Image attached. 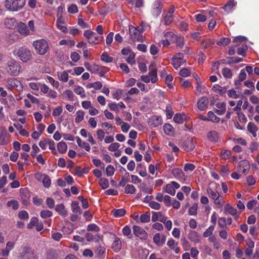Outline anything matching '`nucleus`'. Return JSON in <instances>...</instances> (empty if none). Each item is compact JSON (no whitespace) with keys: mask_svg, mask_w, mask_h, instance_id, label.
Instances as JSON below:
<instances>
[{"mask_svg":"<svg viewBox=\"0 0 259 259\" xmlns=\"http://www.w3.org/2000/svg\"><path fill=\"white\" fill-rule=\"evenodd\" d=\"M219 187H220L219 184L211 182L209 186L207 188L206 191L215 205H223L224 198L217 190Z\"/></svg>","mask_w":259,"mask_h":259,"instance_id":"nucleus-1","label":"nucleus"},{"mask_svg":"<svg viewBox=\"0 0 259 259\" xmlns=\"http://www.w3.org/2000/svg\"><path fill=\"white\" fill-rule=\"evenodd\" d=\"M14 56L19 58L22 62H26L32 58V54L29 49L24 47L15 49L12 51Z\"/></svg>","mask_w":259,"mask_h":259,"instance_id":"nucleus-2","label":"nucleus"},{"mask_svg":"<svg viewBox=\"0 0 259 259\" xmlns=\"http://www.w3.org/2000/svg\"><path fill=\"white\" fill-rule=\"evenodd\" d=\"M21 65L15 60H9L6 64V70L10 75H18L21 71Z\"/></svg>","mask_w":259,"mask_h":259,"instance_id":"nucleus-3","label":"nucleus"},{"mask_svg":"<svg viewBox=\"0 0 259 259\" xmlns=\"http://www.w3.org/2000/svg\"><path fill=\"white\" fill-rule=\"evenodd\" d=\"M25 4V0H5L6 9L10 11H18L22 9Z\"/></svg>","mask_w":259,"mask_h":259,"instance_id":"nucleus-4","label":"nucleus"},{"mask_svg":"<svg viewBox=\"0 0 259 259\" xmlns=\"http://www.w3.org/2000/svg\"><path fill=\"white\" fill-rule=\"evenodd\" d=\"M33 46L38 54L44 55L49 50V44L45 39L35 40L33 42Z\"/></svg>","mask_w":259,"mask_h":259,"instance_id":"nucleus-5","label":"nucleus"},{"mask_svg":"<svg viewBox=\"0 0 259 259\" xmlns=\"http://www.w3.org/2000/svg\"><path fill=\"white\" fill-rule=\"evenodd\" d=\"M141 79L142 81L146 82V83L150 82L155 83L158 79L157 69H152L151 67H149L148 74L146 75H141Z\"/></svg>","mask_w":259,"mask_h":259,"instance_id":"nucleus-6","label":"nucleus"},{"mask_svg":"<svg viewBox=\"0 0 259 259\" xmlns=\"http://www.w3.org/2000/svg\"><path fill=\"white\" fill-rule=\"evenodd\" d=\"M83 35L87 38L89 42L91 45H98L103 39V37L101 38L95 32L91 30H85Z\"/></svg>","mask_w":259,"mask_h":259,"instance_id":"nucleus-7","label":"nucleus"},{"mask_svg":"<svg viewBox=\"0 0 259 259\" xmlns=\"http://www.w3.org/2000/svg\"><path fill=\"white\" fill-rule=\"evenodd\" d=\"M133 232L134 235L138 238H140V239L145 240L148 238V233H147L142 227L138 226V225H134Z\"/></svg>","mask_w":259,"mask_h":259,"instance_id":"nucleus-8","label":"nucleus"},{"mask_svg":"<svg viewBox=\"0 0 259 259\" xmlns=\"http://www.w3.org/2000/svg\"><path fill=\"white\" fill-rule=\"evenodd\" d=\"M184 59V55L182 53H177L172 58V64L173 67L177 69L185 62Z\"/></svg>","mask_w":259,"mask_h":259,"instance_id":"nucleus-9","label":"nucleus"},{"mask_svg":"<svg viewBox=\"0 0 259 259\" xmlns=\"http://www.w3.org/2000/svg\"><path fill=\"white\" fill-rule=\"evenodd\" d=\"M196 146V141L192 137H188L183 143L182 146L186 151H191Z\"/></svg>","mask_w":259,"mask_h":259,"instance_id":"nucleus-10","label":"nucleus"},{"mask_svg":"<svg viewBox=\"0 0 259 259\" xmlns=\"http://www.w3.org/2000/svg\"><path fill=\"white\" fill-rule=\"evenodd\" d=\"M143 31V29H140L139 27L130 26L129 27V32L131 38L132 40H140L141 39V33Z\"/></svg>","mask_w":259,"mask_h":259,"instance_id":"nucleus-11","label":"nucleus"},{"mask_svg":"<svg viewBox=\"0 0 259 259\" xmlns=\"http://www.w3.org/2000/svg\"><path fill=\"white\" fill-rule=\"evenodd\" d=\"M8 85L11 89H15L18 91H21L23 90V86L19 80L17 78H10L9 79L8 81Z\"/></svg>","mask_w":259,"mask_h":259,"instance_id":"nucleus-12","label":"nucleus"},{"mask_svg":"<svg viewBox=\"0 0 259 259\" xmlns=\"http://www.w3.org/2000/svg\"><path fill=\"white\" fill-rule=\"evenodd\" d=\"M106 250V246L103 240V243H100L97 246L95 247L94 252L98 257L100 259H103L105 256Z\"/></svg>","mask_w":259,"mask_h":259,"instance_id":"nucleus-13","label":"nucleus"},{"mask_svg":"<svg viewBox=\"0 0 259 259\" xmlns=\"http://www.w3.org/2000/svg\"><path fill=\"white\" fill-rule=\"evenodd\" d=\"M148 125L151 127H157L161 125L162 119L161 116L154 115L150 117L148 120Z\"/></svg>","mask_w":259,"mask_h":259,"instance_id":"nucleus-14","label":"nucleus"},{"mask_svg":"<svg viewBox=\"0 0 259 259\" xmlns=\"http://www.w3.org/2000/svg\"><path fill=\"white\" fill-rule=\"evenodd\" d=\"M179 187H180V185L178 182H171L165 186V190L166 193L174 196L176 193V189L179 188Z\"/></svg>","mask_w":259,"mask_h":259,"instance_id":"nucleus-15","label":"nucleus"},{"mask_svg":"<svg viewBox=\"0 0 259 259\" xmlns=\"http://www.w3.org/2000/svg\"><path fill=\"white\" fill-rule=\"evenodd\" d=\"M10 142L9 136L7 134V130L0 127V145H5Z\"/></svg>","mask_w":259,"mask_h":259,"instance_id":"nucleus-16","label":"nucleus"},{"mask_svg":"<svg viewBox=\"0 0 259 259\" xmlns=\"http://www.w3.org/2000/svg\"><path fill=\"white\" fill-rule=\"evenodd\" d=\"M249 169V163L247 160H243L239 162L238 166V170L240 172L246 175L248 172Z\"/></svg>","mask_w":259,"mask_h":259,"instance_id":"nucleus-17","label":"nucleus"},{"mask_svg":"<svg viewBox=\"0 0 259 259\" xmlns=\"http://www.w3.org/2000/svg\"><path fill=\"white\" fill-rule=\"evenodd\" d=\"M172 174L174 176L182 182H184L186 180V177L181 169L179 168H175L172 170Z\"/></svg>","mask_w":259,"mask_h":259,"instance_id":"nucleus-18","label":"nucleus"},{"mask_svg":"<svg viewBox=\"0 0 259 259\" xmlns=\"http://www.w3.org/2000/svg\"><path fill=\"white\" fill-rule=\"evenodd\" d=\"M209 100L206 97H201L197 101V108L200 111H204L207 108Z\"/></svg>","mask_w":259,"mask_h":259,"instance_id":"nucleus-19","label":"nucleus"},{"mask_svg":"<svg viewBox=\"0 0 259 259\" xmlns=\"http://www.w3.org/2000/svg\"><path fill=\"white\" fill-rule=\"evenodd\" d=\"M188 238L195 244L199 243L201 241V236L198 234V232L196 231H190L188 234Z\"/></svg>","mask_w":259,"mask_h":259,"instance_id":"nucleus-20","label":"nucleus"},{"mask_svg":"<svg viewBox=\"0 0 259 259\" xmlns=\"http://www.w3.org/2000/svg\"><path fill=\"white\" fill-rule=\"evenodd\" d=\"M166 237L164 235L160 234L159 233L154 235L153 237V242L157 246H162L164 244Z\"/></svg>","mask_w":259,"mask_h":259,"instance_id":"nucleus-21","label":"nucleus"},{"mask_svg":"<svg viewBox=\"0 0 259 259\" xmlns=\"http://www.w3.org/2000/svg\"><path fill=\"white\" fill-rule=\"evenodd\" d=\"M167 218L163 215L160 211H155L152 215V220L153 222H156L157 221L160 222L164 223L166 221Z\"/></svg>","mask_w":259,"mask_h":259,"instance_id":"nucleus-22","label":"nucleus"},{"mask_svg":"<svg viewBox=\"0 0 259 259\" xmlns=\"http://www.w3.org/2000/svg\"><path fill=\"white\" fill-rule=\"evenodd\" d=\"M162 11L161 4L160 2L156 1L153 5L152 14L154 17H158Z\"/></svg>","mask_w":259,"mask_h":259,"instance_id":"nucleus-23","label":"nucleus"},{"mask_svg":"<svg viewBox=\"0 0 259 259\" xmlns=\"http://www.w3.org/2000/svg\"><path fill=\"white\" fill-rule=\"evenodd\" d=\"M122 247V241L120 238L115 236L114 240L112 243L111 248L115 252H118L121 250Z\"/></svg>","mask_w":259,"mask_h":259,"instance_id":"nucleus-24","label":"nucleus"},{"mask_svg":"<svg viewBox=\"0 0 259 259\" xmlns=\"http://www.w3.org/2000/svg\"><path fill=\"white\" fill-rule=\"evenodd\" d=\"M4 23L6 28H11L12 29H13V28H16L17 26V22L15 18H13V17H11V18H6L4 20Z\"/></svg>","mask_w":259,"mask_h":259,"instance_id":"nucleus-25","label":"nucleus"},{"mask_svg":"<svg viewBox=\"0 0 259 259\" xmlns=\"http://www.w3.org/2000/svg\"><path fill=\"white\" fill-rule=\"evenodd\" d=\"M216 108L214 110L215 113L218 115H223L225 114L226 111V104L224 102L222 103H217L215 104Z\"/></svg>","mask_w":259,"mask_h":259,"instance_id":"nucleus-26","label":"nucleus"},{"mask_svg":"<svg viewBox=\"0 0 259 259\" xmlns=\"http://www.w3.org/2000/svg\"><path fill=\"white\" fill-rule=\"evenodd\" d=\"M237 5V2L235 0H229L226 4L223 6V9L227 13L232 12L234 7Z\"/></svg>","mask_w":259,"mask_h":259,"instance_id":"nucleus-27","label":"nucleus"},{"mask_svg":"<svg viewBox=\"0 0 259 259\" xmlns=\"http://www.w3.org/2000/svg\"><path fill=\"white\" fill-rule=\"evenodd\" d=\"M225 212L226 213H229V214L233 215L235 216V219L237 220L239 216L237 214V210L234 207L229 204H227L224 207Z\"/></svg>","mask_w":259,"mask_h":259,"instance_id":"nucleus-28","label":"nucleus"},{"mask_svg":"<svg viewBox=\"0 0 259 259\" xmlns=\"http://www.w3.org/2000/svg\"><path fill=\"white\" fill-rule=\"evenodd\" d=\"M18 31L23 35H28L30 34V31L27 26L24 23H20L18 25Z\"/></svg>","mask_w":259,"mask_h":259,"instance_id":"nucleus-29","label":"nucleus"},{"mask_svg":"<svg viewBox=\"0 0 259 259\" xmlns=\"http://www.w3.org/2000/svg\"><path fill=\"white\" fill-rule=\"evenodd\" d=\"M76 141L79 147H81V148H83L87 151H90L91 146L90 144L87 143V142H84V141H82L79 137H76Z\"/></svg>","mask_w":259,"mask_h":259,"instance_id":"nucleus-30","label":"nucleus"},{"mask_svg":"<svg viewBox=\"0 0 259 259\" xmlns=\"http://www.w3.org/2000/svg\"><path fill=\"white\" fill-rule=\"evenodd\" d=\"M65 22L63 18L61 19H57L56 21V26L58 29L62 31L64 33L68 32V28L64 25Z\"/></svg>","mask_w":259,"mask_h":259,"instance_id":"nucleus-31","label":"nucleus"},{"mask_svg":"<svg viewBox=\"0 0 259 259\" xmlns=\"http://www.w3.org/2000/svg\"><path fill=\"white\" fill-rule=\"evenodd\" d=\"M57 211L62 217H66L68 214V211L65 208L64 204H58L55 207Z\"/></svg>","mask_w":259,"mask_h":259,"instance_id":"nucleus-32","label":"nucleus"},{"mask_svg":"<svg viewBox=\"0 0 259 259\" xmlns=\"http://www.w3.org/2000/svg\"><path fill=\"white\" fill-rule=\"evenodd\" d=\"M207 137L209 141H217L219 139V136L217 131H211L208 133Z\"/></svg>","mask_w":259,"mask_h":259,"instance_id":"nucleus-33","label":"nucleus"},{"mask_svg":"<svg viewBox=\"0 0 259 259\" xmlns=\"http://www.w3.org/2000/svg\"><path fill=\"white\" fill-rule=\"evenodd\" d=\"M207 121H211L213 122H219L220 121V118L215 114L213 113V111H209L207 112Z\"/></svg>","mask_w":259,"mask_h":259,"instance_id":"nucleus-34","label":"nucleus"},{"mask_svg":"<svg viewBox=\"0 0 259 259\" xmlns=\"http://www.w3.org/2000/svg\"><path fill=\"white\" fill-rule=\"evenodd\" d=\"M164 132L168 136H171L174 133V128L170 123H165L163 126Z\"/></svg>","mask_w":259,"mask_h":259,"instance_id":"nucleus-35","label":"nucleus"},{"mask_svg":"<svg viewBox=\"0 0 259 259\" xmlns=\"http://www.w3.org/2000/svg\"><path fill=\"white\" fill-rule=\"evenodd\" d=\"M211 89L213 91L220 94H223V93H226L227 91L226 88H223V87L220 86L219 84H213Z\"/></svg>","mask_w":259,"mask_h":259,"instance_id":"nucleus-36","label":"nucleus"},{"mask_svg":"<svg viewBox=\"0 0 259 259\" xmlns=\"http://www.w3.org/2000/svg\"><path fill=\"white\" fill-rule=\"evenodd\" d=\"M185 114L177 113L174 116V120L177 123H182L185 119Z\"/></svg>","mask_w":259,"mask_h":259,"instance_id":"nucleus-37","label":"nucleus"},{"mask_svg":"<svg viewBox=\"0 0 259 259\" xmlns=\"http://www.w3.org/2000/svg\"><path fill=\"white\" fill-rule=\"evenodd\" d=\"M74 91L76 94L79 95L81 98L86 97L85 91L82 87L76 86L74 88Z\"/></svg>","mask_w":259,"mask_h":259,"instance_id":"nucleus-38","label":"nucleus"},{"mask_svg":"<svg viewBox=\"0 0 259 259\" xmlns=\"http://www.w3.org/2000/svg\"><path fill=\"white\" fill-rule=\"evenodd\" d=\"M57 76L58 79L63 82H67L68 80L69 75H68V72L63 71L62 72H57Z\"/></svg>","mask_w":259,"mask_h":259,"instance_id":"nucleus-39","label":"nucleus"},{"mask_svg":"<svg viewBox=\"0 0 259 259\" xmlns=\"http://www.w3.org/2000/svg\"><path fill=\"white\" fill-rule=\"evenodd\" d=\"M174 20V17L170 16V14H169L168 12L165 14L163 20V23L165 25H169L172 23Z\"/></svg>","mask_w":259,"mask_h":259,"instance_id":"nucleus-40","label":"nucleus"},{"mask_svg":"<svg viewBox=\"0 0 259 259\" xmlns=\"http://www.w3.org/2000/svg\"><path fill=\"white\" fill-rule=\"evenodd\" d=\"M247 128L250 133L252 134L253 136H254V137L256 136L257 127L256 126H255L254 123H252V122H250L249 123H248Z\"/></svg>","mask_w":259,"mask_h":259,"instance_id":"nucleus-41","label":"nucleus"},{"mask_svg":"<svg viewBox=\"0 0 259 259\" xmlns=\"http://www.w3.org/2000/svg\"><path fill=\"white\" fill-rule=\"evenodd\" d=\"M175 42L177 44V46L180 48H182L184 44V37L182 35H175Z\"/></svg>","mask_w":259,"mask_h":259,"instance_id":"nucleus-42","label":"nucleus"},{"mask_svg":"<svg viewBox=\"0 0 259 259\" xmlns=\"http://www.w3.org/2000/svg\"><path fill=\"white\" fill-rule=\"evenodd\" d=\"M57 148L60 153H66L67 149V145L65 142H60L57 144Z\"/></svg>","mask_w":259,"mask_h":259,"instance_id":"nucleus-43","label":"nucleus"},{"mask_svg":"<svg viewBox=\"0 0 259 259\" xmlns=\"http://www.w3.org/2000/svg\"><path fill=\"white\" fill-rule=\"evenodd\" d=\"M214 225H211L210 226H209L203 232V237H204L205 238H207V237H208V238H209V237L211 236V235H213V232L214 230Z\"/></svg>","mask_w":259,"mask_h":259,"instance_id":"nucleus-44","label":"nucleus"},{"mask_svg":"<svg viewBox=\"0 0 259 259\" xmlns=\"http://www.w3.org/2000/svg\"><path fill=\"white\" fill-rule=\"evenodd\" d=\"M239 80L235 81V84L237 85L239 84L240 81H243L246 78V73L244 69H241L238 76Z\"/></svg>","mask_w":259,"mask_h":259,"instance_id":"nucleus-45","label":"nucleus"},{"mask_svg":"<svg viewBox=\"0 0 259 259\" xmlns=\"http://www.w3.org/2000/svg\"><path fill=\"white\" fill-rule=\"evenodd\" d=\"M126 213V210L124 208H118V209H114L112 211V213L114 217H121L123 216Z\"/></svg>","mask_w":259,"mask_h":259,"instance_id":"nucleus-46","label":"nucleus"},{"mask_svg":"<svg viewBox=\"0 0 259 259\" xmlns=\"http://www.w3.org/2000/svg\"><path fill=\"white\" fill-rule=\"evenodd\" d=\"M84 117V111L78 110L76 112V118L75 119L76 122H80Z\"/></svg>","mask_w":259,"mask_h":259,"instance_id":"nucleus-47","label":"nucleus"},{"mask_svg":"<svg viewBox=\"0 0 259 259\" xmlns=\"http://www.w3.org/2000/svg\"><path fill=\"white\" fill-rule=\"evenodd\" d=\"M42 184L44 187H50L51 185V180L49 176H47L46 174H44L43 178H42Z\"/></svg>","mask_w":259,"mask_h":259,"instance_id":"nucleus-48","label":"nucleus"},{"mask_svg":"<svg viewBox=\"0 0 259 259\" xmlns=\"http://www.w3.org/2000/svg\"><path fill=\"white\" fill-rule=\"evenodd\" d=\"M32 248H31L30 246L25 245V246L23 247L22 254L23 257H26V256H28L29 255L32 253Z\"/></svg>","mask_w":259,"mask_h":259,"instance_id":"nucleus-49","label":"nucleus"},{"mask_svg":"<svg viewBox=\"0 0 259 259\" xmlns=\"http://www.w3.org/2000/svg\"><path fill=\"white\" fill-rule=\"evenodd\" d=\"M122 234L125 236H127V238H132V230L130 227L125 226L122 229Z\"/></svg>","mask_w":259,"mask_h":259,"instance_id":"nucleus-50","label":"nucleus"},{"mask_svg":"<svg viewBox=\"0 0 259 259\" xmlns=\"http://www.w3.org/2000/svg\"><path fill=\"white\" fill-rule=\"evenodd\" d=\"M99 184L103 189H106L108 187L109 181L105 178H101L99 181Z\"/></svg>","mask_w":259,"mask_h":259,"instance_id":"nucleus-51","label":"nucleus"},{"mask_svg":"<svg viewBox=\"0 0 259 259\" xmlns=\"http://www.w3.org/2000/svg\"><path fill=\"white\" fill-rule=\"evenodd\" d=\"M140 221L142 223H147L150 220V213L147 211L143 214L140 215Z\"/></svg>","mask_w":259,"mask_h":259,"instance_id":"nucleus-52","label":"nucleus"},{"mask_svg":"<svg viewBox=\"0 0 259 259\" xmlns=\"http://www.w3.org/2000/svg\"><path fill=\"white\" fill-rule=\"evenodd\" d=\"M60 45H68L69 46H74L75 41L73 39H62L59 42Z\"/></svg>","mask_w":259,"mask_h":259,"instance_id":"nucleus-53","label":"nucleus"},{"mask_svg":"<svg viewBox=\"0 0 259 259\" xmlns=\"http://www.w3.org/2000/svg\"><path fill=\"white\" fill-rule=\"evenodd\" d=\"M40 151V149L38 145H36V144H33L32 146V151L31 152V155L33 158H36L37 153H39Z\"/></svg>","mask_w":259,"mask_h":259,"instance_id":"nucleus-54","label":"nucleus"},{"mask_svg":"<svg viewBox=\"0 0 259 259\" xmlns=\"http://www.w3.org/2000/svg\"><path fill=\"white\" fill-rule=\"evenodd\" d=\"M101 59L105 62H111L113 57H110L107 52H103L101 55Z\"/></svg>","mask_w":259,"mask_h":259,"instance_id":"nucleus-55","label":"nucleus"},{"mask_svg":"<svg viewBox=\"0 0 259 259\" xmlns=\"http://www.w3.org/2000/svg\"><path fill=\"white\" fill-rule=\"evenodd\" d=\"M222 74L226 78H231L232 76V72L229 68H224L222 69Z\"/></svg>","mask_w":259,"mask_h":259,"instance_id":"nucleus-56","label":"nucleus"},{"mask_svg":"<svg viewBox=\"0 0 259 259\" xmlns=\"http://www.w3.org/2000/svg\"><path fill=\"white\" fill-rule=\"evenodd\" d=\"M136 189L133 185H126L124 188V192L133 194L136 192Z\"/></svg>","mask_w":259,"mask_h":259,"instance_id":"nucleus-57","label":"nucleus"},{"mask_svg":"<svg viewBox=\"0 0 259 259\" xmlns=\"http://www.w3.org/2000/svg\"><path fill=\"white\" fill-rule=\"evenodd\" d=\"M15 126L19 131V133L23 136H28L29 134L26 130L23 129L22 126L20 124H15Z\"/></svg>","mask_w":259,"mask_h":259,"instance_id":"nucleus-58","label":"nucleus"},{"mask_svg":"<svg viewBox=\"0 0 259 259\" xmlns=\"http://www.w3.org/2000/svg\"><path fill=\"white\" fill-rule=\"evenodd\" d=\"M72 209L75 213H81V209L77 202L74 201L71 203Z\"/></svg>","mask_w":259,"mask_h":259,"instance_id":"nucleus-59","label":"nucleus"},{"mask_svg":"<svg viewBox=\"0 0 259 259\" xmlns=\"http://www.w3.org/2000/svg\"><path fill=\"white\" fill-rule=\"evenodd\" d=\"M196 168V166L193 163H187L184 166V170L186 172H189V171H192Z\"/></svg>","mask_w":259,"mask_h":259,"instance_id":"nucleus-60","label":"nucleus"},{"mask_svg":"<svg viewBox=\"0 0 259 259\" xmlns=\"http://www.w3.org/2000/svg\"><path fill=\"white\" fill-rule=\"evenodd\" d=\"M47 259H59V255L57 251H49L47 255Z\"/></svg>","mask_w":259,"mask_h":259,"instance_id":"nucleus-61","label":"nucleus"},{"mask_svg":"<svg viewBox=\"0 0 259 259\" xmlns=\"http://www.w3.org/2000/svg\"><path fill=\"white\" fill-rule=\"evenodd\" d=\"M191 74V72L189 68H184V69H181L180 71V75L184 77H188Z\"/></svg>","mask_w":259,"mask_h":259,"instance_id":"nucleus-62","label":"nucleus"},{"mask_svg":"<svg viewBox=\"0 0 259 259\" xmlns=\"http://www.w3.org/2000/svg\"><path fill=\"white\" fill-rule=\"evenodd\" d=\"M175 35L172 32H167L164 34V37L168 39L169 44L170 42H175Z\"/></svg>","mask_w":259,"mask_h":259,"instance_id":"nucleus-63","label":"nucleus"},{"mask_svg":"<svg viewBox=\"0 0 259 259\" xmlns=\"http://www.w3.org/2000/svg\"><path fill=\"white\" fill-rule=\"evenodd\" d=\"M126 59V62L131 65H133L135 63V54L133 52H130Z\"/></svg>","mask_w":259,"mask_h":259,"instance_id":"nucleus-64","label":"nucleus"}]
</instances>
